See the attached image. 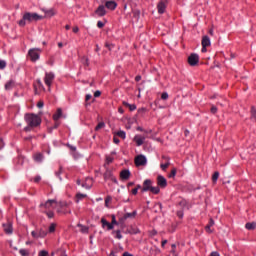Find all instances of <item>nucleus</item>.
Returning a JSON list of instances; mask_svg holds the SVG:
<instances>
[{
  "mask_svg": "<svg viewBox=\"0 0 256 256\" xmlns=\"http://www.w3.org/2000/svg\"><path fill=\"white\" fill-rule=\"evenodd\" d=\"M41 19H43V16H41L37 13L26 12V13H24L22 19L19 20L18 25L20 27H25L27 22L33 23V21H41Z\"/></svg>",
  "mask_w": 256,
  "mask_h": 256,
  "instance_id": "1",
  "label": "nucleus"
},
{
  "mask_svg": "<svg viewBox=\"0 0 256 256\" xmlns=\"http://www.w3.org/2000/svg\"><path fill=\"white\" fill-rule=\"evenodd\" d=\"M24 119L27 125H30V127H39V125H41V117H39L37 114L27 113L25 114Z\"/></svg>",
  "mask_w": 256,
  "mask_h": 256,
  "instance_id": "2",
  "label": "nucleus"
},
{
  "mask_svg": "<svg viewBox=\"0 0 256 256\" xmlns=\"http://www.w3.org/2000/svg\"><path fill=\"white\" fill-rule=\"evenodd\" d=\"M39 53H41V49L39 48H32L28 51V57H30V60L32 61V63H35V61H38Z\"/></svg>",
  "mask_w": 256,
  "mask_h": 256,
  "instance_id": "3",
  "label": "nucleus"
},
{
  "mask_svg": "<svg viewBox=\"0 0 256 256\" xmlns=\"http://www.w3.org/2000/svg\"><path fill=\"white\" fill-rule=\"evenodd\" d=\"M188 64L191 67H196V65H199V55H197L196 53L190 54V56L188 57Z\"/></svg>",
  "mask_w": 256,
  "mask_h": 256,
  "instance_id": "4",
  "label": "nucleus"
},
{
  "mask_svg": "<svg viewBox=\"0 0 256 256\" xmlns=\"http://www.w3.org/2000/svg\"><path fill=\"white\" fill-rule=\"evenodd\" d=\"M134 161L136 167H144V165H147V158L142 154L138 155Z\"/></svg>",
  "mask_w": 256,
  "mask_h": 256,
  "instance_id": "5",
  "label": "nucleus"
},
{
  "mask_svg": "<svg viewBox=\"0 0 256 256\" xmlns=\"http://www.w3.org/2000/svg\"><path fill=\"white\" fill-rule=\"evenodd\" d=\"M167 0H160L157 4V9H158V13L159 15H163V13H165L166 9H167Z\"/></svg>",
  "mask_w": 256,
  "mask_h": 256,
  "instance_id": "6",
  "label": "nucleus"
},
{
  "mask_svg": "<svg viewBox=\"0 0 256 256\" xmlns=\"http://www.w3.org/2000/svg\"><path fill=\"white\" fill-rule=\"evenodd\" d=\"M153 187V181L151 179H146L143 182V187L141 189V193H147V191H150V189Z\"/></svg>",
  "mask_w": 256,
  "mask_h": 256,
  "instance_id": "7",
  "label": "nucleus"
},
{
  "mask_svg": "<svg viewBox=\"0 0 256 256\" xmlns=\"http://www.w3.org/2000/svg\"><path fill=\"white\" fill-rule=\"evenodd\" d=\"M104 179L105 181H112V183H117V178L113 176V171L106 170L104 173Z\"/></svg>",
  "mask_w": 256,
  "mask_h": 256,
  "instance_id": "8",
  "label": "nucleus"
},
{
  "mask_svg": "<svg viewBox=\"0 0 256 256\" xmlns=\"http://www.w3.org/2000/svg\"><path fill=\"white\" fill-rule=\"evenodd\" d=\"M3 229H4V232L7 234V235H11L13 233V222L12 221H7V223H4L2 225Z\"/></svg>",
  "mask_w": 256,
  "mask_h": 256,
  "instance_id": "9",
  "label": "nucleus"
},
{
  "mask_svg": "<svg viewBox=\"0 0 256 256\" xmlns=\"http://www.w3.org/2000/svg\"><path fill=\"white\" fill-rule=\"evenodd\" d=\"M53 79H55V74H53V72H49L45 74L44 81L48 87H51L53 83Z\"/></svg>",
  "mask_w": 256,
  "mask_h": 256,
  "instance_id": "10",
  "label": "nucleus"
},
{
  "mask_svg": "<svg viewBox=\"0 0 256 256\" xmlns=\"http://www.w3.org/2000/svg\"><path fill=\"white\" fill-rule=\"evenodd\" d=\"M157 185L161 187V189H165L167 187V179H165L162 175L157 177Z\"/></svg>",
  "mask_w": 256,
  "mask_h": 256,
  "instance_id": "11",
  "label": "nucleus"
},
{
  "mask_svg": "<svg viewBox=\"0 0 256 256\" xmlns=\"http://www.w3.org/2000/svg\"><path fill=\"white\" fill-rule=\"evenodd\" d=\"M82 187L84 189H91L93 187V178L87 177L84 182H82Z\"/></svg>",
  "mask_w": 256,
  "mask_h": 256,
  "instance_id": "12",
  "label": "nucleus"
},
{
  "mask_svg": "<svg viewBox=\"0 0 256 256\" xmlns=\"http://www.w3.org/2000/svg\"><path fill=\"white\" fill-rule=\"evenodd\" d=\"M131 177V171L125 169L120 172V178L122 181H128V179Z\"/></svg>",
  "mask_w": 256,
  "mask_h": 256,
  "instance_id": "13",
  "label": "nucleus"
},
{
  "mask_svg": "<svg viewBox=\"0 0 256 256\" xmlns=\"http://www.w3.org/2000/svg\"><path fill=\"white\" fill-rule=\"evenodd\" d=\"M137 217V210H134L132 213H126L121 218V221H127V219H135Z\"/></svg>",
  "mask_w": 256,
  "mask_h": 256,
  "instance_id": "14",
  "label": "nucleus"
},
{
  "mask_svg": "<svg viewBox=\"0 0 256 256\" xmlns=\"http://www.w3.org/2000/svg\"><path fill=\"white\" fill-rule=\"evenodd\" d=\"M133 141L136 143L137 147H141L143 143H145V137L136 135L133 139Z\"/></svg>",
  "mask_w": 256,
  "mask_h": 256,
  "instance_id": "15",
  "label": "nucleus"
},
{
  "mask_svg": "<svg viewBox=\"0 0 256 256\" xmlns=\"http://www.w3.org/2000/svg\"><path fill=\"white\" fill-rule=\"evenodd\" d=\"M105 7L110 9V11H115V9H117V2L113 0L107 1Z\"/></svg>",
  "mask_w": 256,
  "mask_h": 256,
  "instance_id": "16",
  "label": "nucleus"
},
{
  "mask_svg": "<svg viewBox=\"0 0 256 256\" xmlns=\"http://www.w3.org/2000/svg\"><path fill=\"white\" fill-rule=\"evenodd\" d=\"M97 15L98 17H105V15H107V10H105V6L104 5H100L97 8Z\"/></svg>",
  "mask_w": 256,
  "mask_h": 256,
  "instance_id": "17",
  "label": "nucleus"
},
{
  "mask_svg": "<svg viewBox=\"0 0 256 256\" xmlns=\"http://www.w3.org/2000/svg\"><path fill=\"white\" fill-rule=\"evenodd\" d=\"M202 47H211V39L209 36H203L202 37Z\"/></svg>",
  "mask_w": 256,
  "mask_h": 256,
  "instance_id": "18",
  "label": "nucleus"
},
{
  "mask_svg": "<svg viewBox=\"0 0 256 256\" xmlns=\"http://www.w3.org/2000/svg\"><path fill=\"white\" fill-rule=\"evenodd\" d=\"M101 223H102V227L103 229H105V227H107L108 231H111V229H113V224L109 223L105 218L101 219Z\"/></svg>",
  "mask_w": 256,
  "mask_h": 256,
  "instance_id": "19",
  "label": "nucleus"
},
{
  "mask_svg": "<svg viewBox=\"0 0 256 256\" xmlns=\"http://www.w3.org/2000/svg\"><path fill=\"white\" fill-rule=\"evenodd\" d=\"M162 159H165L166 163L165 164H161L160 167H161L162 171H166L167 168L171 165V162H169L170 159L167 156H162Z\"/></svg>",
  "mask_w": 256,
  "mask_h": 256,
  "instance_id": "20",
  "label": "nucleus"
},
{
  "mask_svg": "<svg viewBox=\"0 0 256 256\" xmlns=\"http://www.w3.org/2000/svg\"><path fill=\"white\" fill-rule=\"evenodd\" d=\"M61 117H63V110L61 108H58L57 112L53 115V119L55 121H59V119H61Z\"/></svg>",
  "mask_w": 256,
  "mask_h": 256,
  "instance_id": "21",
  "label": "nucleus"
},
{
  "mask_svg": "<svg viewBox=\"0 0 256 256\" xmlns=\"http://www.w3.org/2000/svg\"><path fill=\"white\" fill-rule=\"evenodd\" d=\"M13 87H15V81H13V80H10L5 84L6 91H11V89H13Z\"/></svg>",
  "mask_w": 256,
  "mask_h": 256,
  "instance_id": "22",
  "label": "nucleus"
},
{
  "mask_svg": "<svg viewBox=\"0 0 256 256\" xmlns=\"http://www.w3.org/2000/svg\"><path fill=\"white\" fill-rule=\"evenodd\" d=\"M124 107H128L129 111H135L137 109V105L135 104H129V102L123 101Z\"/></svg>",
  "mask_w": 256,
  "mask_h": 256,
  "instance_id": "23",
  "label": "nucleus"
},
{
  "mask_svg": "<svg viewBox=\"0 0 256 256\" xmlns=\"http://www.w3.org/2000/svg\"><path fill=\"white\" fill-rule=\"evenodd\" d=\"M77 227H79L81 233H89V227L81 223L77 224Z\"/></svg>",
  "mask_w": 256,
  "mask_h": 256,
  "instance_id": "24",
  "label": "nucleus"
},
{
  "mask_svg": "<svg viewBox=\"0 0 256 256\" xmlns=\"http://www.w3.org/2000/svg\"><path fill=\"white\" fill-rule=\"evenodd\" d=\"M53 203H57V200H48L45 204H41L40 207H45V209H49Z\"/></svg>",
  "mask_w": 256,
  "mask_h": 256,
  "instance_id": "25",
  "label": "nucleus"
},
{
  "mask_svg": "<svg viewBox=\"0 0 256 256\" xmlns=\"http://www.w3.org/2000/svg\"><path fill=\"white\" fill-rule=\"evenodd\" d=\"M245 228L248 229V231H253V229H256V223L248 222L246 223Z\"/></svg>",
  "mask_w": 256,
  "mask_h": 256,
  "instance_id": "26",
  "label": "nucleus"
},
{
  "mask_svg": "<svg viewBox=\"0 0 256 256\" xmlns=\"http://www.w3.org/2000/svg\"><path fill=\"white\" fill-rule=\"evenodd\" d=\"M250 119H253L254 121H256V108L255 106H251L250 109Z\"/></svg>",
  "mask_w": 256,
  "mask_h": 256,
  "instance_id": "27",
  "label": "nucleus"
},
{
  "mask_svg": "<svg viewBox=\"0 0 256 256\" xmlns=\"http://www.w3.org/2000/svg\"><path fill=\"white\" fill-rule=\"evenodd\" d=\"M149 191H151L154 195H159V193H161V188H159V186H152Z\"/></svg>",
  "mask_w": 256,
  "mask_h": 256,
  "instance_id": "28",
  "label": "nucleus"
},
{
  "mask_svg": "<svg viewBox=\"0 0 256 256\" xmlns=\"http://www.w3.org/2000/svg\"><path fill=\"white\" fill-rule=\"evenodd\" d=\"M43 11H44L46 17H53L55 15V10H53V9H50V10L43 9Z\"/></svg>",
  "mask_w": 256,
  "mask_h": 256,
  "instance_id": "29",
  "label": "nucleus"
},
{
  "mask_svg": "<svg viewBox=\"0 0 256 256\" xmlns=\"http://www.w3.org/2000/svg\"><path fill=\"white\" fill-rule=\"evenodd\" d=\"M87 197V194L77 193L76 194V203H79L81 199H85Z\"/></svg>",
  "mask_w": 256,
  "mask_h": 256,
  "instance_id": "30",
  "label": "nucleus"
},
{
  "mask_svg": "<svg viewBox=\"0 0 256 256\" xmlns=\"http://www.w3.org/2000/svg\"><path fill=\"white\" fill-rule=\"evenodd\" d=\"M34 160L37 161L38 163H41V161H43V154L37 153L36 155H34Z\"/></svg>",
  "mask_w": 256,
  "mask_h": 256,
  "instance_id": "31",
  "label": "nucleus"
},
{
  "mask_svg": "<svg viewBox=\"0 0 256 256\" xmlns=\"http://www.w3.org/2000/svg\"><path fill=\"white\" fill-rule=\"evenodd\" d=\"M188 203L187 200L183 199L178 203V207H181V210L183 211V209H185V207H187Z\"/></svg>",
  "mask_w": 256,
  "mask_h": 256,
  "instance_id": "32",
  "label": "nucleus"
},
{
  "mask_svg": "<svg viewBox=\"0 0 256 256\" xmlns=\"http://www.w3.org/2000/svg\"><path fill=\"white\" fill-rule=\"evenodd\" d=\"M38 235L41 239H43L44 237H47V231L40 229L38 230Z\"/></svg>",
  "mask_w": 256,
  "mask_h": 256,
  "instance_id": "33",
  "label": "nucleus"
},
{
  "mask_svg": "<svg viewBox=\"0 0 256 256\" xmlns=\"http://www.w3.org/2000/svg\"><path fill=\"white\" fill-rule=\"evenodd\" d=\"M219 179V172L216 171L214 172V174L212 175V182L213 183H217V180Z\"/></svg>",
  "mask_w": 256,
  "mask_h": 256,
  "instance_id": "34",
  "label": "nucleus"
},
{
  "mask_svg": "<svg viewBox=\"0 0 256 256\" xmlns=\"http://www.w3.org/2000/svg\"><path fill=\"white\" fill-rule=\"evenodd\" d=\"M116 135H117V137H120V139H125V137H126L125 131H123V130L116 132Z\"/></svg>",
  "mask_w": 256,
  "mask_h": 256,
  "instance_id": "35",
  "label": "nucleus"
},
{
  "mask_svg": "<svg viewBox=\"0 0 256 256\" xmlns=\"http://www.w3.org/2000/svg\"><path fill=\"white\" fill-rule=\"evenodd\" d=\"M106 24H107V21L104 19L103 21L97 22V27H99V29H103V27H105Z\"/></svg>",
  "mask_w": 256,
  "mask_h": 256,
  "instance_id": "36",
  "label": "nucleus"
},
{
  "mask_svg": "<svg viewBox=\"0 0 256 256\" xmlns=\"http://www.w3.org/2000/svg\"><path fill=\"white\" fill-rule=\"evenodd\" d=\"M175 175H177V168H173L171 170V173L168 175V177L171 179V178L175 177Z\"/></svg>",
  "mask_w": 256,
  "mask_h": 256,
  "instance_id": "37",
  "label": "nucleus"
},
{
  "mask_svg": "<svg viewBox=\"0 0 256 256\" xmlns=\"http://www.w3.org/2000/svg\"><path fill=\"white\" fill-rule=\"evenodd\" d=\"M116 234V239H123V235H121V230L113 231Z\"/></svg>",
  "mask_w": 256,
  "mask_h": 256,
  "instance_id": "38",
  "label": "nucleus"
},
{
  "mask_svg": "<svg viewBox=\"0 0 256 256\" xmlns=\"http://www.w3.org/2000/svg\"><path fill=\"white\" fill-rule=\"evenodd\" d=\"M81 61L83 65H85L86 67H89V59L87 57H82Z\"/></svg>",
  "mask_w": 256,
  "mask_h": 256,
  "instance_id": "39",
  "label": "nucleus"
},
{
  "mask_svg": "<svg viewBox=\"0 0 256 256\" xmlns=\"http://www.w3.org/2000/svg\"><path fill=\"white\" fill-rule=\"evenodd\" d=\"M58 205L61 209H63V207H69V204L66 201H61Z\"/></svg>",
  "mask_w": 256,
  "mask_h": 256,
  "instance_id": "40",
  "label": "nucleus"
},
{
  "mask_svg": "<svg viewBox=\"0 0 256 256\" xmlns=\"http://www.w3.org/2000/svg\"><path fill=\"white\" fill-rule=\"evenodd\" d=\"M161 99H162L163 101H167V99H169V94H168L167 92H163V93L161 94Z\"/></svg>",
  "mask_w": 256,
  "mask_h": 256,
  "instance_id": "41",
  "label": "nucleus"
},
{
  "mask_svg": "<svg viewBox=\"0 0 256 256\" xmlns=\"http://www.w3.org/2000/svg\"><path fill=\"white\" fill-rule=\"evenodd\" d=\"M19 253H20V255H22V256H29L28 250H25V249H20Z\"/></svg>",
  "mask_w": 256,
  "mask_h": 256,
  "instance_id": "42",
  "label": "nucleus"
},
{
  "mask_svg": "<svg viewBox=\"0 0 256 256\" xmlns=\"http://www.w3.org/2000/svg\"><path fill=\"white\" fill-rule=\"evenodd\" d=\"M55 227H56V225H55V223H52L50 226H49V233H55Z\"/></svg>",
  "mask_w": 256,
  "mask_h": 256,
  "instance_id": "43",
  "label": "nucleus"
},
{
  "mask_svg": "<svg viewBox=\"0 0 256 256\" xmlns=\"http://www.w3.org/2000/svg\"><path fill=\"white\" fill-rule=\"evenodd\" d=\"M110 225H112V227H114V225H119V223L115 219V215H112V221H111Z\"/></svg>",
  "mask_w": 256,
  "mask_h": 256,
  "instance_id": "44",
  "label": "nucleus"
},
{
  "mask_svg": "<svg viewBox=\"0 0 256 256\" xmlns=\"http://www.w3.org/2000/svg\"><path fill=\"white\" fill-rule=\"evenodd\" d=\"M31 235H32V237H33L34 239H39V238H40L39 233H38L37 231H32V232H31Z\"/></svg>",
  "mask_w": 256,
  "mask_h": 256,
  "instance_id": "45",
  "label": "nucleus"
},
{
  "mask_svg": "<svg viewBox=\"0 0 256 256\" xmlns=\"http://www.w3.org/2000/svg\"><path fill=\"white\" fill-rule=\"evenodd\" d=\"M7 67V62L5 60H0V69H5Z\"/></svg>",
  "mask_w": 256,
  "mask_h": 256,
  "instance_id": "46",
  "label": "nucleus"
},
{
  "mask_svg": "<svg viewBox=\"0 0 256 256\" xmlns=\"http://www.w3.org/2000/svg\"><path fill=\"white\" fill-rule=\"evenodd\" d=\"M138 113H139L140 115H143V114L147 113V108H144V107L139 108V109H138Z\"/></svg>",
  "mask_w": 256,
  "mask_h": 256,
  "instance_id": "47",
  "label": "nucleus"
},
{
  "mask_svg": "<svg viewBox=\"0 0 256 256\" xmlns=\"http://www.w3.org/2000/svg\"><path fill=\"white\" fill-rule=\"evenodd\" d=\"M46 215L49 219H53V217H55V213L53 211L46 212Z\"/></svg>",
  "mask_w": 256,
  "mask_h": 256,
  "instance_id": "48",
  "label": "nucleus"
},
{
  "mask_svg": "<svg viewBox=\"0 0 256 256\" xmlns=\"http://www.w3.org/2000/svg\"><path fill=\"white\" fill-rule=\"evenodd\" d=\"M176 215H177V217H179V219H183V215H184L183 210H178L176 212Z\"/></svg>",
  "mask_w": 256,
  "mask_h": 256,
  "instance_id": "49",
  "label": "nucleus"
},
{
  "mask_svg": "<svg viewBox=\"0 0 256 256\" xmlns=\"http://www.w3.org/2000/svg\"><path fill=\"white\" fill-rule=\"evenodd\" d=\"M39 256H49V252L47 250H42L39 252Z\"/></svg>",
  "mask_w": 256,
  "mask_h": 256,
  "instance_id": "50",
  "label": "nucleus"
},
{
  "mask_svg": "<svg viewBox=\"0 0 256 256\" xmlns=\"http://www.w3.org/2000/svg\"><path fill=\"white\" fill-rule=\"evenodd\" d=\"M58 127H59V122H56V123L54 124V127L48 128V131L51 133V132L53 131V129H57Z\"/></svg>",
  "mask_w": 256,
  "mask_h": 256,
  "instance_id": "51",
  "label": "nucleus"
},
{
  "mask_svg": "<svg viewBox=\"0 0 256 256\" xmlns=\"http://www.w3.org/2000/svg\"><path fill=\"white\" fill-rule=\"evenodd\" d=\"M45 105V103L42 101V100H40L38 103H37V107H38V109H43V106Z\"/></svg>",
  "mask_w": 256,
  "mask_h": 256,
  "instance_id": "52",
  "label": "nucleus"
},
{
  "mask_svg": "<svg viewBox=\"0 0 256 256\" xmlns=\"http://www.w3.org/2000/svg\"><path fill=\"white\" fill-rule=\"evenodd\" d=\"M112 161H113V157H111V156H107V157H106V163H107V165L111 164Z\"/></svg>",
  "mask_w": 256,
  "mask_h": 256,
  "instance_id": "53",
  "label": "nucleus"
},
{
  "mask_svg": "<svg viewBox=\"0 0 256 256\" xmlns=\"http://www.w3.org/2000/svg\"><path fill=\"white\" fill-rule=\"evenodd\" d=\"M212 115H215L217 113V107L216 106H212L210 109Z\"/></svg>",
  "mask_w": 256,
  "mask_h": 256,
  "instance_id": "54",
  "label": "nucleus"
},
{
  "mask_svg": "<svg viewBox=\"0 0 256 256\" xmlns=\"http://www.w3.org/2000/svg\"><path fill=\"white\" fill-rule=\"evenodd\" d=\"M103 127H105V123L104 122H99L97 124V129H103Z\"/></svg>",
  "mask_w": 256,
  "mask_h": 256,
  "instance_id": "55",
  "label": "nucleus"
},
{
  "mask_svg": "<svg viewBox=\"0 0 256 256\" xmlns=\"http://www.w3.org/2000/svg\"><path fill=\"white\" fill-rule=\"evenodd\" d=\"M213 225H215V220H213V218H210L208 226L213 227Z\"/></svg>",
  "mask_w": 256,
  "mask_h": 256,
  "instance_id": "56",
  "label": "nucleus"
},
{
  "mask_svg": "<svg viewBox=\"0 0 256 256\" xmlns=\"http://www.w3.org/2000/svg\"><path fill=\"white\" fill-rule=\"evenodd\" d=\"M35 126H30V125H28V126H26L25 128H24V131H26V132H29V131H31V129H33Z\"/></svg>",
  "mask_w": 256,
  "mask_h": 256,
  "instance_id": "57",
  "label": "nucleus"
},
{
  "mask_svg": "<svg viewBox=\"0 0 256 256\" xmlns=\"http://www.w3.org/2000/svg\"><path fill=\"white\" fill-rule=\"evenodd\" d=\"M105 47H107L109 49V51H111V49H113L114 45L110 44V43H106Z\"/></svg>",
  "mask_w": 256,
  "mask_h": 256,
  "instance_id": "58",
  "label": "nucleus"
},
{
  "mask_svg": "<svg viewBox=\"0 0 256 256\" xmlns=\"http://www.w3.org/2000/svg\"><path fill=\"white\" fill-rule=\"evenodd\" d=\"M207 233H213V230H211V226H208V224L205 227Z\"/></svg>",
  "mask_w": 256,
  "mask_h": 256,
  "instance_id": "59",
  "label": "nucleus"
},
{
  "mask_svg": "<svg viewBox=\"0 0 256 256\" xmlns=\"http://www.w3.org/2000/svg\"><path fill=\"white\" fill-rule=\"evenodd\" d=\"M113 141L116 145H119V143H120V140H119V138H117V136H114Z\"/></svg>",
  "mask_w": 256,
  "mask_h": 256,
  "instance_id": "60",
  "label": "nucleus"
},
{
  "mask_svg": "<svg viewBox=\"0 0 256 256\" xmlns=\"http://www.w3.org/2000/svg\"><path fill=\"white\" fill-rule=\"evenodd\" d=\"M210 256H221V255L219 254V252L213 251L211 252Z\"/></svg>",
  "mask_w": 256,
  "mask_h": 256,
  "instance_id": "61",
  "label": "nucleus"
},
{
  "mask_svg": "<svg viewBox=\"0 0 256 256\" xmlns=\"http://www.w3.org/2000/svg\"><path fill=\"white\" fill-rule=\"evenodd\" d=\"M39 181H41V176H36V177L34 178V182H35V183H39Z\"/></svg>",
  "mask_w": 256,
  "mask_h": 256,
  "instance_id": "62",
  "label": "nucleus"
},
{
  "mask_svg": "<svg viewBox=\"0 0 256 256\" xmlns=\"http://www.w3.org/2000/svg\"><path fill=\"white\" fill-rule=\"evenodd\" d=\"M91 98H92V96H91L90 94H87V95H86V98H85L86 103H87V101H89Z\"/></svg>",
  "mask_w": 256,
  "mask_h": 256,
  "instance_id": "63",
  "label": "nucleus"
},
{
  "mask_svg": "<svg viewBox=\"0 0 256 256\" xmlns=\"http://www.w3.org/2000/svg\"><path fill=\"white\" fill-rule=\"evenodd\" d=\"M73 33H79V27L75 26V27L73 28Z\"/></svg>",
  "mask_w": 256,
  "mask_h": 256,
  "instance_id": "64",
  "label": "nucleus"
}]
</instances>
